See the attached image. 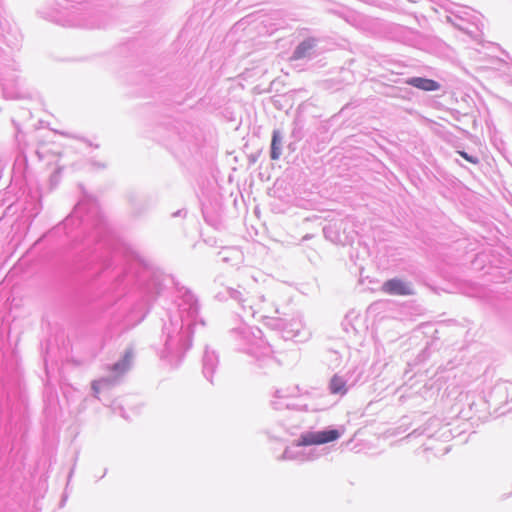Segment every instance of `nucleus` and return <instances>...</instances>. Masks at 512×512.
Segmentation results:
<instances>
[{
    "instance_id": "20e7f679",
    "label": "nucleus",
    "mask_w": 512,
    "mask_h": 512,
    "mask_svg": "<svg viewBox=\"0 0 512 512\" xmlns=\"http://www.w3.org/2000/svg\"><path fill=\"white\" fill-rule=\"evenodd\" d=\"M281 146H282L281 136L278 132H275L273 135V138H272V143H271V158L273 160L279 159V157L282 153Z\"/></svg>"
},
{
    "instance_id": "f03ea898",
    "label": "nucleus",
    "mask_w": 512,
    "mask_h": 512,
    "mask_svg": "<svg viewBox=\"0 0 512 512\" xmlns=\"http://www.w3.org/2000/svg\"><path fill=\"white\" fill-rule=\"evenodd\" d=\"M382 290L387 294L400 296L410 295L413 293L409 285L400 279H391L386 281L382 286Z\"/></svg>"
},
{
    "instance_id": "f257e3e1",
    "label": "nucleus",
    "mask_w": 512,
    "mask_h": 512,
    "mask_svg": "<svg viewBox=\"0 0 512 512\" xmlns=\"http://www.w3.org/2000/svg\"><path fill=\"white\" fill-rule=\"evenodd\" d=\"M340 437V433L336 429L318 431V432H307L300 436L297 446H310V445H321L329 442H333Z\"/></svg>"
},
{
    "instance_id": "7ed1b4c3",
    "label": "nucleus",
    "mask_w": 512,
    "mask_h": 512,
    "mask_svg": "<svg viewBox=\"0 0 512 512\" xmlns=\"http://www.w3.org/2000/svg\"><path fill=\"white\" fill-rule=\"evenodd\" d=\"M407 84L423 91H435L440 88V84L432 79L414 77L407 80Z\"/></svg>"
},
{
    "instance_id": "39448f33",
    "label": "nucleus",
    "mask_w": 512,
    "mask_h": 512,
    "mask_svg": "<svg viewBox=\"0 0 512 512\" xmlns=\"http://www.w3.org/2000/svg\"><path fill=\"white\" fill-rule=\"evenodd\" d=\"M314 44L310 40L303 41L294 51L293 59H301L305 57L313 48Z\"/></svg>"
},
{
    "instance_id": "423d86ee",
    "label": "nucleus",
    "mask_w": 512,
    "mask_h": 512,
    "mask_svg": "<svg viewBox=\"0 0 512 512\" xmlns=\"http://www.w3.org/2000/svg\"><path fill=\"white\" fill-rule=\"evenodd\" d=\"M330 390L333 394H344L346 392V384L339 376H334L330 382Z\"/></svg>"
},
{
    "instance_id": "0eeeda50",
    "label": "nucleus",
    "mask_w": 512,
    "mask_h": 512,
    "mask_svg": "<svg viewBox=\"0 0 512 512\" xmlns=\"http://www.w3.org/2000/svg\"><path fill=\"white\" fill-rule=\"evenodd\" d=\"M465 160H467L468 162H471L473 164H477L479 161L477 158L475 157H472L470 155H468L466 152L464 151H459L458 152Z\"/></svg>"
},
{
    "instance_id": "6e6552de",
    "label": "nucleus",
    "mask_w": 512,
    "mask_h": 512,
    "mask_svg": "<svg viewBox=\"0 0 512 512\" xmlns=\"http://www.w3.org/2000/svg\"><path fill=\"white\" fill-rule=\"evenodd\" d=\"M92 388L95 391V393L98 394L100 392L99 382L98 381H94L92 383Z\"/></svg>"
}]
</instances>
